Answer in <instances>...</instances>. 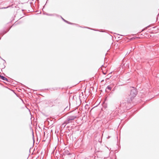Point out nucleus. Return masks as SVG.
Masks as SVG:
<instances>
[{"mask_svg": "<svg viewBox=\"0 0 159 159\" xmlns=\"http://www.w3.org/2000/svg\"><path fill=\"white\" fill-rule=\"evenodd\" d=\"M11 27H10L8 29V30H7V31H5V32L4 33V34H4L6 33L7 32H8L9 30H10V29H11Z\"/></svg>", "mask_w": 159, "mask_h": 159, "instance_id": "4468645a", "label": "nucleus"}, {"mask_svg": "<svg viewBox=\"0 0 159 159\" xmlns=\"http://www.w3.org/2000/svg\"><path fill=\"white\" fill-rule=\"evenodd\" d=\"M46 104H47L48 106L50 107H52L55 105V104L54 103L53 100H48Z\"/></svg>", "mask_w": 159, "mask_h": 159, "instance_id": "20e7f679", "label": "nucleus"}, {"mask_svg": "<svg viewBox=\"0 0 159 159\" xmlns=\"http://www.w3.org/2000/svg\"><path fill=\"white\" fill-rule=\"evenodd\" d=\"M55 88H52V89L53 90H55Z\"/></svg>", "mask_w": 159, "mask_h": 159, "instance_id": "412c9836", "label": "nucleus"}, {"mask_svg": "<svg viewBox=\"0 0 159 159\" xmlns=\"http://www.w3.org/2000/svg\"><path fill=\"white\" fill-rule=\"evenodd\" d=\"M84 28H88V29H91V30H95V31H98L97 30H94V29H90V28H88V27H84Z\"/></svg>", "mask_w": 159, "mask_h": 159, "instance_id": "2eb2a0df", "label": "nucleus"}, {"mask_svg": "<svg viewBox=\"0 0 159 159\" xmlns=\"http://www.w3.org/2000/svg\"><path fill=\"white\" fill-rule=\"evenodd\" d=\"M8 7H3L0 8V9H6L8 8Z\"/></svg>", "mask_w": 159, "mask_h": 159, "instance_id": "dca6fc26", "label": "nucleus"}, {"mask_svg": "<svg viewBox=\"0 0 159 159\" xmlns=\"http://www.w3.org/2000/svg\"><path fill=\"white\" fill-rule=\"evenodd\" d=\"M103 74H104V75H106V72H103Z\"/></svg>", "mask_w": 159, "mask_h": 159, "instance_id": "aec40b11", "label": "nucleus"}, {"mask_svg": "<svg viewBox=\"0 0 159 159\" xmlns=\"http://www.w3.org/2000/svg\"><path fill=\"white\" fill-rule=\"evenodd\" d=\"M45 5H46V3L45 4V5H44V6H45Z\"/></svg>", "mask_w": 159, "mask_h": 159, "instance_id": "cd10ccee", "label": "nucleus"}, {"mask_svg": "<svg viewBox=\"0 0 159 159\" xmlns=\"http://www.w3.org/2000/svg\"><path fill=\"white\" fill-rule=\"evenodd\" d=\"M16 24H14L12 26H14V25H15Z\"/></svg>", "mask_w": 159, "mask_h": 159, "instance_id": "5701e85b", "label": "nucleus"}, {"mask_svg": "<svg viewBox=\"0 0 159 159\" xmlns=\"http://www.w3.org/2000/svg\"><path fill=\"white\" fill-rule=\"evenodd\" d=\"M33 139L34 142V137L33 132Z\"/></svg>", "mask_w": 159, "mask_h": 159, "instance_id": "a211bd4d", "label": "nucleus"}, {"mask_svg": "<svg viewBox=\"0 0 159 159\" xmlns=\"http://www.w3.org/2000/svg\"><path fill=\"white\" fill-rule=\"evenodd\" d=\"M107 89H108L109 90H111V87L110 86L108 85L106 89V91L107 92Z\"/></svg>", "mask_w": 159, "mask_h": 159, "instance_id": "9b49d317", "label": "nucleus"}, {"mask_svg": "<svg viewBox=\"0 0 159 159\" xmlns=\"http://www.w3.org/2000/svg\"><path fill=\"white\" fill-rule=\"evenodd\" d=\"M48 0H47V2H46V3L47 2Z\"/></svg>", "mask_w": 159, "mask_h": 159, "instance_id": "a878e982", "label": "nucleus"}, {"mask_svg": "<svg viewBox=\"0 0 159 159\" xmlns=\"http://www.w3.org/2000/svg\"><path fill=\"white\" fill-rule=\"evenodd\" d=\"M60 17H61V18L65 22L68 23V24H70V25H76L77 26H78V25H77L75 24H74V23H71V22H70L68 21H67V20H65L64 18H63L61 16H60Z\"/></svg>", "mask_w": 159, "mask_h": 159, "instance_id": "423d86ee", "label": "nucleus"}, {"mask_svg": "<svg viewBox=\"0 0 159 159\" xmlns=\"http://www.w3.org/2000/svg\"><path fill=\"white\" fill-rule=\"evenodd\" d=\"M132 101L131 99H129L128 98L126 97L120 102V106L124 108H126L131 103Z\"/></svg>", "mask_w": 159, "mask_h": 159, "instance_id": "f257e3e1", "label": "nucleus"}, {"mask_svg": "<svg viewBox=\"0 0 159 159\" xmlns=\"http://www.w3.org/2000/svg\"><path fill=\"white\" fill-rule=\"evenodd\" d=\"M151 26V25H148V26L145 27V28H144V29H143L142 30L141 32H143V31H144V30H147L148 28L150 27Z\"/></svg>", "mask_w": 159, "mask_h": 159, "instance_id": "9d476101", "label": "nucleus"}, {"mask_svg": "<svg viewBox=\"0 0 159 159\" xmlns=\"http://www.w3.org/2000/svg\"><path fill=\"white\" fill-rule=\"evenodd\" d=\"M89 105L86 104L85 106V108L86 109H87V108H89Z\"/></svg>", "mask_w": 159, "mask_h": 159, "instance_id": "f8f14e48", "label": "nucleus"}, {"mask_svg": "<svg viewBox=\"0 0 159 159\" xmlns=\"http://www.w3.org/2000/svg\"><path fill=\"white\" fill-rule=\"evenodd\" d=\"M54 104L59 103L60 102V101L59 99H56L55 100H53Z\"/></svg>", "mask_w": 159, "mask_h": 159, "instance_id": "6e6552de", "label": "nucleus"}, {"mask_svg": "<svg viewBox=\"0 0 159 159\" xmlns=\"http://www.w3.org/2000/svg\"><path fill=\"white\" fill-rule=\"evenodd\" d=\"M0 58L2 59V60H3L4 61V62L3 63V65H4V66H3V67L2 68V69H4V68L6 66H5V64H6V61H5V60H4V59H2L1 57L0 56Z\"/></svg>", "mask_w": 159, "mask_h": 159, "instance_id": "1a4fd4ad", "label": "nucleus"}, {"mask_svg": "<svg viewBox=\"0 0 159 159\" xmlns=\"http://www.w3.org/2000/svg\"><path fill=\"white\" fill-rule=\"evenodd\" d=\"M137 94L136 90L134 87H133V89L130 90V94L127 97L129 99H131V101H132L133 99L135 97Z\"/></svg>", "mask_w": 159, "mask_h": 159, "instance_id": "f03ea898", "label": "nucleus"}, {"mask_svg": "<svg viewBox=\"0 0 159 159\" xmlns=\"http://www.w3.org/2000/svg\"><path fill=\"white\" fill-rule=\"evenodd\" d=\"M112 73V72H110V73H109L107 75V76H109V77H110L111 76H109V75H110V74H111Z\"/></svg>", "mask_w": 159, "mask_h": 159, "instance_id": "6ab92c4d", "label": "nucleus"}, {"mask_svg": "<svg viewBox=\"0 0 159 159\" xmlns=\"http://www.w3.org/2000/svg\"><path fill=\"white\" fill-rule=\"evenodd\" d=\"M156 28V27H153V28Z\"/></svg>", "mask_w": 159, "mask_h": 159, "instance_id": "393cba45", "label": "nucleus"}, {"mask_svg": "<svg viewBox=\"0 0 159 159\" xmlns=\"http://www.w3.org/2000/svg\"><path fill=\"white\" fill-rule=\"evenodd\" d=\"M118 38L120 39H121V38L120 37H118Z\"/></svg>", "mask_w": 159, "mask_h": 159, "instance_id": "4be33fe9", "label": "nucleus"}, {"mask_svg": "<svg viewBox=\"0 0 159 159\" xmlns=\"http://www.w3.org/2000/svg\"><path fill=\"white\" fill-rule=\"evenodd\" d=\"M77 118V116H68L66 119L64 121V123L67 124L69 123H72L75 119Z\"/></svg>", "mask_w": 159, "mask_h": 159, "instance_id": "7ed1b4c3", "label": "nucleus"}, {"mask_svg": "<svg viewBox=\"0 0 159 159\" xmlns=\"http://www.w3.org/2000/svg\"><path fill=\"white\" fill-rule=\"evenodd\" d=\"M45 5H46V3L45 4V5H44V6H45Z\"/></svg>", "mask_w": 159, "mask_h": 159, "instance_id": "bb28decb", "label": "nucleus"}, {"mask_svg": "<svg viewBox=\"0 0 159 159\" xmlns=\"http://www.w3.org/2000/svg\"><path fill=\"white\" fill-rule=\"evenodd\" d=\"M118 35H121V36H123L122 35H120L119 34H118Z\"/></svg>", "mask_w": 159, "mask_h": 159, "instance_id": "b1692460", "label": "nucleus"}, {"mask_svg": "<svg viewBox=\"0 0 159 159\" xmlns=\"http://www.w3.org/2000/svg\"><path fill=\"white\" fill-rule=\"evenodd\" d=\"M45 14L46 15L48 16H53V14H48L47 13H46Z\"/></svg>", "mask_w": 159, "mask_h": 159, "instance_id": "ddd939ff", "label": "nucleus"}, {"mask_svg": "<svg viewBox=\"0 0 159 159\" xmlns=\"http://www.w3.org/2000/svg\"><path fill=\"white\" fill-rule=\"evenodd\" d=\"M64 151L63 152V154L64 155H70L71 154V153L66 148H65L64 149Z\"/></svg>", "mask_w": 159, "mask_h": 159, "instance_id": "39448f33", "label": "nucleus"}, {"mask_svg": "<svg viewBox=\"0 0 159 159\" xmlns=\"http://www.w3.org/2000/svg\"><path fill=\"white\" fill-rule=\"evenodd\" d=\"M0 78L3 80L6 81L7 82L8 81L7 79V78H5L4 76L1 75H0Z\"/></svg>", "mask_w": 159, "mask_h": 159, "instance_id": "0eeeda50", "label": "nucleus"}, {"mask_svg": "<svg viewBox=\"0 0 159 159\" xmlns=\"http://www.w3.org/2000/svg\"><path fill=\"white\" fill-rule=\"evenodd\" d=\"M66 124L64 123H64H63L62 124V126H63V125H64V127L65 126H66Z\"/></svg>", "mask_w": 159, "mask_h": 159, "instance_id": "f3484780", "label": "nucleus"}]
</instances>
